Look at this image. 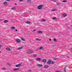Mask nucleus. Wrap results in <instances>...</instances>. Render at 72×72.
Instances as JSON below:
<instances>
[{
    "label": "nucleus",
    "mask_w": 72,
    "mask_h": 72,
    "mask_svg": "<svg viewBox=\"0 0 72 72\" xmlns=\"http://www.w3.org/2000/svg\"><path fill=\"white\" fill-rule=\"evenodd\" d=\"M43 6V5H40L38 6L37 7V8L38 9H42V7Z\"/></svg>",
    "instance_id": "1"
},
{
    "label": "nucleus",
    "mask_w": 72,
    "mask_h": 72,
    "mask_svg": "<svg viewBox=\"0 0 72 72\" xmlns=\"http://www.w3.org/2000/svg\"><path fill=\"white\" fill-rule=\"evenodd\" d=\"M16 42L17 43H19L20 42V41H21V40L19 39H16Z\"/></svg>",
    "instance_id": "2"
},
{
    "label": "nucleus",
    "mask_w": 72,
    "mask_h": 72,
    "mask_svg": "<svg viewBox=\"0 0 72 72\" xmlns=\"http://www.w3.org/2000/svg\"><path fill=\"white\" fill-rule=\"evenodd\" d=\"M43 67L44 68H48L49 67V66L47 65H45Z\"/></svg>",
    "instance_id": "3"
},
{
    "label": "nucleus",
    "mask_w": 72,
    "mask_h": 72,
    "mask_svg": "<svg viewBox=\"0 0 72 72\" xmlns=\"http://www.w3.org/2000/svg\"><path fill=\"white\" fill-rule=\"evenodd\" d=\"M36 60H38V61H39L41 60V58H36Z\"/></svg>",
    "instance_id": "4"
},
{
    "label": "nucleus",
    "mask_w": 72,
    "mask_h": 72,
    "mask_svg": "<svg viewBox=\"0 0 72 72\" xmlns=\"http://www.w3.org/2000/svg\"><path fill=\"white\" fill-rule=\"evenodd\" d=\"M63 15L64 17H66L67 16V14L66 13H64L63 14Z\"/></svg>",
    "instance_id": "5"
},
{
    "label": "nucleus",
    "mask_w": 72,
    "mask_h": 72,
    "mask_svg": "<svg viewBox=\"0 0 72 72\" xmlns=\"http://www.w3.org/2000/svg\"><path fill=\"white\" fill-rule=\"evenodd\" d=\"M6 50H8V51H10V48H6Z\"/></svg>",
    "instance_id": "6"
},
{
    "label": "nucleus",
    "mask_w": 72,
    "mask_h": 72,
    "mask_svg": "<svg viewBox=\"0 0 72 72\" xmlns=\"http://www.w3.org/2000/svg\"><path fill=\"white\" fill-rule=\"evenodd\" d=\"M37 67H42V64H39L37 65Z\"/></svg>",
    "instance_id": "7"
},
{
    "label": "nucleus",
    "mask_w": 72,
    "mask_h": 72,
    "mask_svg": "<svg viewBox=\"0 0 72 72\" xmlns=\"http://www.w3.org/2000/svg\"><path fill=\"white\" fill-rule=\"evenodd\" d=\"M17 70H19V68H16L13 69V71H17Z\"/></svg>",
    "instance_id": "8"
},
{
    "label": "nucleus",
    "mask_w": 72,
    "mask_h": 72,
    "mask_svg": "<svg viewBox=\"0 0 72 72\" xmlns=\"http://www.w3.org/2000/svg\"><path fill=\"white\" fill-rule=\"evenodd\" d=\"M37 32L38 33H42V32L41 31H37Z\"/></svg>",
    "instance_id": "9"
},
{
    "label": "nucleus",
    "mask_w": 72,
    "mask_h": 72,
    "mask_svg": "<svg viewBox=\"0 0 72 72\" xmlns=\"http://www.w3.org/2000/svg\"><path fill=\"white\" fill-rule=\"evenodd\" d=\"M42 62L43 63H46V60L45 59H43V60Z\"/></svg>",
    "instance_id": "10"
},
{
    "label": "nucleus",
    "mask_w": 72,
    "mask_h": 72,
    "mask_svg": "<svg viewBox=\"0 0 72 72\" xmlns=\"http://www.w3.org/2000/svg\"><path fill=\"white\" fill-rule=\"evenodd\" d=\"M36 41H41V39H40L37 38L36 39Z\"/></svg>",
    "instance_id": "11"
},
{
    "label": "nucleus",
    "mask_w": 72,
    "mask_h": 72,
    "mask_svg": "<svg viewBox=\"0 0 72 72\" xmlns=\"http://www.w3.org/2000/svg\"><path fill=\"white\" fill-rule=\"evenodd\" d=\"M47 63H48V64H50V63H51V61H48L47 62Z\"/></svg>",
    "instance_id": "12"
},
{
    "label": "nucleus",
    "mask_w": 72,
    "mask_h": 72,
    "mask_svg": "<svg viewBox=\"0 0 72 72\" xmlns=\"http://www.w3.org/2000/svg\"><path fill=\"white\" fill-rule=\"evenodd\" d=\"M8 22V20H4V22L5 23H7V22Z\"/></svg>",
    "instance_id": "13"
},
{
    "label": "nucleus",
    "mask_w": 72,
    "mask_h": 72,
    "mask_svg": "<svg viewBox=\"0 0 72 72\" xmlns=\"http://www.w3.org/2000/svg\"><path fill=\"white\" fill-rule=\"evenodd\" d=\"M10 29H11V30H14V29H15V27L13 26Z\"/></svg>",
    "instance_id": "14"
},
{
    "label": "nucleus",
    "mask_w": 72,
    "mask_h": 72,
    "mask_svg": "<svg viewBox=\"0 0 72 72\" xmlns=\"http://www.w3.org/2000/svg\"><path fill=\"white\" fill-rule=\"evenodd\" d=\"M46 21V20H45V19H42L41 20V22H45Z\"/></svg>",
    "instance_id": "15"
},
{
    "label": "nucleus",
    "mask_w": 72,
    "mask_h": 72,
    "mask_svg": "<svg viewBox=\"0 0 72 72\" xmlns=\"http://www.w3.org/2000/svg\"><path fill=\"white\" fill-rule=\"evenodd\" d=\"M27 2L28 3H31L30 0H27Z\"/></svg>",
    "instance_id": "16"
},
{
    "label": "nucleus",
    "mask_w": 72,
    "mask_h": 72,
    "mask_svg": "<svg viewBox=\"0 0 72 72\" xmlns=\"http://www.w3.org/2000/svg\"><path fill=\"white\" fill-rule=\"evenodd\" d=\"M3 4H4V5H7V3L6 2H4Z\"/></svg>",
    "instance_id": "17"
},
{
    "label": "nucleus",
    "mask_w": 72,
    "mask_h": 72,
    "mask_svg": "<svg viewBox=\"0 0 72 72\" xmlns=\"http://www.w3.org/2000/svg\"><path fill=\"white\" fill-rule=\"evenodd\" d=\"M26 23H27V24H30L31 23V22H30V21H27L26 22Z\"/></svg>",
    "instance_id": "18"
},
{
    "label": "nucleus",
    "mask_w": 72,
    "mask_h": 72,
    "mask_svg": "<svg viewBox=\"0 0 72 72\" xmlns=\"http://www.w3.org/2000/svg\"><path fill=\"white\" fill-rule=\"evenodd\" d=\"M23 48L22 47H21L18 48V50H21V49H22Z\"/></svg>",
    "instance_id": "19"
},
{
    "label": "nucleus",
    "mask_w": 72,
    "mask_h": 72,
    "mask_svg": "<svg viewBox=\"0 0 72 72\" xmlns=\"http://www.w3.org/2000/svg\"><path fill=\"white\" fill-rule=\"evenodd\" d=\"M20 66H21V64H19L17 65H16L15 67H19Z\"/></svg>",
    "instance_id": "20"
},
{
    "label": "nucleus",
    "mask_w": 72,
    "mask_h": 72,
    "mask_svg": "<svg viewBox=\"0 0 72 72\" xmlns=\"http://www.w3.org/2000/svg\"><path fill=\"white\" fill-rule=\"evenodd\" d=\"M15 7H14L12 8V10H14V9H15Z\"/></svg>",
    "instance_id": "21"
},
{
    "label": "nucleus",
    "mask_w": 72,
    "mask_h": 72,
    "mask_svg": "<svg viewBox=\"0 0 72 72\" xmlns=\"http://www.w3.org/2000/svg\"><path fill=\"white\" fill-rule=\"evenodd\" d=\"M39 49L40 50H42V49H43V47H39Z\"/></svg>",
    "instance_id": "22"
},
{
    "label": "nucleus",
    "mask_w": 72,
    "mask_h": 72,
    "mask_svg": "<svg viewBox=\"0 0 72 72\" xmlns=\"http://www.w3.org/2000/svg\"><path fill=\"white\" fill-rule=\"evenodd\" d=\"M67 2V1L66 0H64L62 1V2H63V3H66V2Z\"/></svg>",
    "instance_id": "23"
},
{
    "label": "nucleus",
    "mask_w": 72,
    "mask_h": 72,
    "mask_svg": "<svg viewBox=\"0 0 72 72\" xmlns=\"http://www.w3.org/2000/svg\"><path fill=\"white\" fill-rule=\"evenodd\" d=\"M21 39L22 40V41H24V38H23L21 37Z\"/></svg>",
    "instance_id": "24"
},
{
    "label": "nucleus",
    "mask_w": 72,
    "mask_h": 72,
    "mask_svg": "<svg viewBox=\"0 0 72 72\" xmlns=\"http://www.w3.org/2000/svg\"><path fill=\"white\" fill-rule=\"evenodd\" d=\"M57 19L56 17H54L52 18V19Z\"/></svg>",
    "instance_id": "25"
},
{
    "label": "nucleus",
    "mask_w": 72,
    "mask_h": 72,
    "mask_svg": "<svg viewBox=\"0 0 72 72\" xmlns=\"http://www.w3.org/2000/svg\"><path fill=\"white\" fill-rule=\"evenodd\" d=\"M51 1L53 2H56V0H51Z\"/></svg>",
    "instance_id": "26"
},
{
    "label": "nucleus",
    "mask_w": 72,
    "mask_h": 72,
    "mask_svg": "<svg viewBox=\"0 0 72 72\" xmlns=\"http://www.w3.org/2000/svg\"><path fill=\"white\" fill-rule=\"evenodd\" d=\"M55 10H56V9H52V12H54V11H55Z\"/></svg>",
    "instance_id": "27"
},
{
    "label": "nucleus",
    "mask_w": 72,
    "mask_h": 72,
    "mask_svg": "<svg viewBox=\"0 0 72 72\" xmlns=\"http://www.w3.org/2000/svg\"><path fill=\"white\" fill-rule=\"evenodd\" d=\"M33 57H37V55H36V54L34 55Z\"/></svg>",
    "instance_id": "28"
},
{
    "label": "nucleus",
    "mask_w": 72,
    "mask_h": 72,
    "mask_svg": "<svg viewBox=\"0 0 72 72\" xmlns=\"http://www.w3.org/2000/svg\"><path fill=\"white\" fill-rule=\"evenodd\" d=\"M54 63V61H51V64H53Z\"/></svg>",
    "instance_id": "29"
},
{
    "label": "nucleus",
    "mask_w": 72,
    "mask_h": 72,
    "mask_svg": "<svg viewBox=\"0 0 72 72\" xmlns=\"http://www.w3.org/2000/svg\"><path fill=\"white\" fill-rule=\"evenodd\" d=\"M5 69H6L5 68H2L3 70H5Z\"/></svg>",
    "instance_id": "30"
},
{
    "label": "nucleus",
    "mask_w": 72,
    "mask_h": 72,
    "mask_svg": "<svg viewBox=\"0 0 72 72\" xmlns=\"http://www.w3.org/2000/svg\"><path fill=\"white\" fill-rule=\"evenodd\" d=\"M33 52V51H30V53H32Z\"/></svg>",
    "instance_id": "31"
},
{
    "label": "nucleus",
    "mask_w": 72,
    "mask_h": 72,
    "mask_svg": "<svg viewBox=\"0 0 72 72\" xmlns=\"http://www.w3.org/2000/svg\"><path fill=\"white\" fill-rule=\"evenodd\" d=\"M54 41H57V40L55 39H54Z\"/></svg>",
    "instance_id": "32"
},
{
    "label": "nucleus",
    "mask_w": 72,
    "mask_h": 72,
    "mask_svg": "<svg viewBox=\"0 0 72 72\" xmlns=\"http://www.w3.org/2000/svg\"><path fill=\"white\" fill-rule=\"evenodd\" d=\"M57 5H59V3H57Z\"/></svg>",
    "instance_id": "33"
},
{
    "label": "nucleus",
    "mask_w": 72,
    "mask_h": 72,
    "mask_svg": "<svg viewBox=\"0 0 72 72\" xmlns=\"http://www.w3.org/2000/svg\"><path fill=\"white\" fill-rule=\"evenodd\" d=\"M28 72H31V70H28Z\"/></svg>",
    "instance_id": "34"
},
{
    "label": "nucleus",
    "mask_w": 72,
    "mask_h": 72,
    "mask_svg": "<svg viewBox=\"0 0 72 72\" xmlns=\"http://www.w3.org/2000/svg\"><path fill=\"white\" fill-rule=\"evenodd\" d=\"M9 63H8L7 64H6V66H8V65H9Z\"/></svg>",
    "instance_id": "35"
},
{
    "label": "nucleus",
    "mask_w": 72,
    "mask_h": 72,
    "mask_svg": "<svg viewBox=\"0 0 72 72\" xmlns=\"http://www.w3.org/2000/svg\"><path fill=\"white\" fill-rule=\"evenodd\" d=\"M36 30H33V32H35V31H36Z\"/></svg>",
    "instance_id": "36"
},
{
    "label": "nucleus",
    "mask_w": 72,
    "mask_h": 72,
    "mask_svg": "<svg viewBox=\"0 0 72 72\" xmlns=\"http://www.w3.org/2000/svg\"><path fill=\"white\" fill-rule=\"evenodd\" d=\"M64 71H65V72H66V69H64Z\"/></svg>",
    "instance_id": "37"
},
{
    "label": "nucleus",
    "mask_w": 72,
    "mask_h": 72,
    "mask_svg": "<svg viewBox=\"0 0 72 72\" xmlns=\"http://www.w3.org/2000/svg\"><path fill=\"white\" fill-rule=\"evenodd\" d=\"M56 72H60L59 71H56Z\"/></svg>",
    "instance_id": "38"
},
{
    "label": "nucleus",
    "mask_w": 72,
    "mask_h": 72,
    "mask_svg": "<svg viewBox=\"0 0 72 72\" xmlns=\"http://www.w3.org/2000/svg\"><path fill=\"white\" fill-rule=\"evenodd\" d=\"M19 1H22V0H19Z\"/></svg>",
    "instance_id": "39"
},
{
    "label": "nucleus",
    "mask_w": 72,
    "mask_h": 72,
    "mask_svg": "<svg viewBox=\"0 0 72 72\" xmlns=\"http://www.w3.org/2000/svg\"><path fill=\"white\" fill-rule=\"evenodd\" d=\"M50 40V41H51V39H49Z\"/></svg>",
    "instance_id": "40"
},
{
    "label": "nucleus",
    "mask_w": 72,
    "mask_h": 72,
    "mask_svg": "<svg viewBox=\"0 0 72 72\" xmlns=\"http://www.w3.org/2000/svg\"><path fill=\"white\" fill-rule=\"evenodd\" d=\"M15 31H17V30H15Z\"/></svg>",
    "instance_id": "41"
},
{
    "label": "nucleus",
    "mask_w": 72,
    "mask_h": 72,
    "mask_svg": "<svg viewBox=\"0 0 72 72\" xmlns=\"http://www.w3.org/2000/svg\"><path fill=\"white\" fill-rule=\"evenodd\" d=\"M6 1H10V0H6Z\"/></svg>",
    "instance_id": "42"
},
{
    "label": "nucleus",
    "mask_w": 72,
    "mask_h": 72,
    "mask_svg": "<svg viewBox=\"0 0 72 72\" xmlns=\"http://www.w3.org/2000/svg\"><path fill=\"white\" fill-rule=\"evenodd\" d=\"M1 47V46L0 45V48Z\"/></svg>",
    "instance_id": "43"
},
{
    "label": "nucleus",
    "mask_w": 72,
    "mask_h": 72,
    "mask_svg": "<svg viewBox=\"0 0 72 72\" xmlns=\"http://www.w3.org/2000/svg\"><path fill=\"white\" fill-rule=\"evenodd\" d=\"M55 60H56V59H57L56 58H55Z\"/></svg>",
    "instance_id": "44"
},
{
    "label": "nucleus",
    "mask_w": 72,
    "mask_h": 72,
    "mask_svg": "<svg viewBox=\"0 0 72 72\" xmlns=\"http://www.w3.org/2000/svg\"><path fill=\"white\" fill-rule=\"evenodd\" d=\"M67 58H69V57H67Z\"/></svg>",
    "instance_id": "45"
},
{
    "label": "nucleus",
    "mask_w": 72,
    "mask_h": 72,
    "mask_svg": "<svg viewBox=\"0 0 72 72\" xmlns=\"http://www.w3.org/2000/svg\"><path fill=\"white\" fill-rule=\"evenodd\" d=\"M15 5H17L16 3H15Z\"/></svg>",
    "instance_id": "46"
},
{
    "label": "nucleus",
    "mask_w": 72,
    "mask_h": 72,
    "mask_svg": "<svg viewBox=\"0 0 72 72\" xmlns=\"http://www.w3.org/2000/svg\"><path fill=\"white\" fill-rule=\"evenodd\" d=\"M71 50H72V48H71Z\"/></svg>",
    "instance_id": "47"
},
{
    "label": "nucleus",
    "mask_w": 72,
    "mask_h": 72,
    "mask_svg": "<svg viewBox=\"0 0 72 72\" xmlns=\"http://www.w3.org/2000/svg\"><path fill=\"white\" fill-rule=\"evenodd\" d=\"M0 53H1V51H0Z\"/></svg>",
    "instance_id": "48"
},
{
    "label": "nucleus",
    "mask_w": 72,
    "mask_h": 72,
    "mask_svg": "<svg viewBox=\"0 0 72 72\" xmlns=\"http://www.w3.org/2000/svg\"><path fill=\"white\" fill-rule=\"evenodd\" d=\"M25 17H26V16H25Z\"/></svg>",
    "instance_id": "49"
},
{
    "label": "nucleus",
    "mask_w": 72,
    "mask_h": 72,
    "mask_svg": "<svg viewBox=\"0 0 72 72\" xmlns=\"http://www.w3.org/2000/svg\"><path fill=\"white\" fill-rule=\"evenodd\" d=\"M71 26L72 27V25H71Z\"/></svg>",
    "instance_id": "50"
}]
</instances>
